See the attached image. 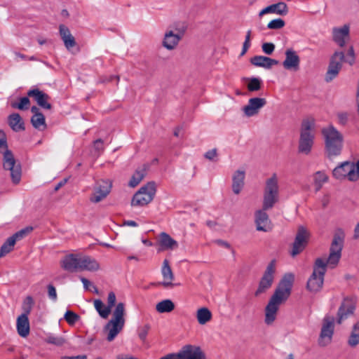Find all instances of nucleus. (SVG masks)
Wrapping results in <instances>:
<instances>
[{"label":"nucleus","mask_w":359,"mask_h":359,"mask_svg":"<svg viewBox=\"0 0 359 359\" xmlns=\"http://www.w3.org/2000/svg\"><path fill=\"white\" fill-rule=\"evenodd\" d=\"M33 230L32 226H27L25 229L20 230L19 231L14 233L11 237L14 238L15 241H19L23 238L25 236Z\"/></svg>","instance_id":"obj_46"},{"label":"nucleus","mask_w":359,"mask_h":359,"mask_svg":"<svg viewBox=\"0 0 359 359\" xmlns=\"http://www.w3.org/2000/svg\"><path fill=\"white\" fill-rule=\"evenodd\" d=\"M347 343L352 348L359 344V320L353 325Z\"/></svg>","instance_id":"obj_35"},{"label":"nucleus","mask_w":359,"mask_h":359,"mask_svg":"<svg viewBox=\"0 0 359 359\" xmlns=\"http://www.w3.org/2000/svg\"><path fill=\"white\" fill-rule=\"evenodd\" d=\"M8 124L13 130L18 132L25 130L24 122L19 114L14 113L8 116Z\"/></svg>","instance_id":"obj_32"},{"label":"nucleus","mask_w":359,"mask_h":359,"mask_svg":"<svg viewBox=\"0 0 359 359\" xmlns=\"http://www.w3.org/2000/svg\"><path fill=\"white\" fill-rule=\"evenodd\" d=\"M220 246H222V247H224L226 248H231V245L229 243H227L226 241H224L223 240H217L215 241Z\"/></svg>","instance_id":"obj_59"},{"label":"nucleus","mask_w":359,"mask_h":359,"mask_svg":"<svg viewBox=\"0 0 359 359\" xmlns=\"http://www.w3.org/2000/svg\"><path fill=\"white\" fill-rule=\"evenodd\" d=\"M125 224L128 225V226H137V224L136 222L133 221V220H128V221H126L124 222Z\"/></svg>","instance_id":"obj_64"},{"label":"nucleus","mask_w":359,"mask_h":359,"mask_svg":"<svg viewBox=\"0 0 359 359\" xmlns=\"http://www.w3.org/2000/svg\"><path fill=\"white\" fill-rule=\"evenodd\" d=\"M264 53L267 55H271L274 51L275 45L272 43H264L262 46Z\"/></svg>","instance_id":"obj_52"},{"label":"nucleus","mask_w":359,"mask_h":359,"mask_svg":"<svg viewBox=\"0 0 359 359\" xmlns=\"http://www.w3.org/2000/svg\"><path fill=\"white\" fill-rule=\"evenodd\" d=\"M266 210H259L255 212V224L256 229L259 231H269L271 229V220L269 218L267 213L266 212Z\"/></svg>","instance_id":"obj_21"},{"label":"nucleus","mask_w":359,"mask_h":359,"mask_svg":"<svg viewBox=\"0 0 359 359\" xmlns=\"http://www.w3.org/2000/svg\"><path fill=\"white\" fill-rule=\"evenodd\" d=\"M285 21L281 18L274 19L270 21L267 25V27L271 29H279L285 26Z\"/></svg>","instance_id":"obj_48"},{"label":"nucleus","mask_w":359,"mask_h":359,"mask_svg":"<svg viewBox=\"0 0 359 359\" xmlns=\"http://www.w3.org/2000/svg\"><path fill=\"white\" fill-rule=\"evenodd\" d=\"M285 59L283 62V67L287 70L297 71L299 69L300 57L297 52L288 48L285 52Z\"/></svg>","instance_id":"obj_20"},{"label":"nucleus","mask_w":359,"mask_h":359,"mask_svg":"<svg viewBox=\"0 0 359 359\" xmlns=\"http://www.w3.org/2000/svg\"><path fill=\"white\" fill-rule=\"evenodd\" d=\"M355 309V302L351 298H344L338 309L337 323L341 324L343 321L353 315Z\"/></svg>","instance_id":"obj_16"},{"label":"nucleus","mask_w":359,"mask_h":359,"mask_svg":"<svg viewBox=\"0 0 359 359\" xmlns=\"http://www.w3.org/2000/svg\"><path fill=\"white\" fill-rule=\"evenodd\" d=\"M46 341L48 344H54V345L60 346H62L65 344V340L62 337H58V336H55V335H49L46 338Z\"/></svg>","instance_id":"obj_49"},{"label":"nucleus","mask_w":359,"mask_h":359,"mask_svg":"<svg viewBox=\"0 0 359 359\" xmlns=\"http://www.w3.org/2000/svg\"><path fill=\"white\" fill-rule=\"evenodd\" d=\"M338 122L341 126H345L348 122V114L346 112H339L337 114Z\"/></svg>","instance_id":"obj_55"},{"label":"nucleus","mask_w":359,"mask_h":359,"mask_svg":"<svg viewBox=\"0 0 359 359\" xmlns=\"http://www.w3.org/2000/svg\"><path fill=\"white\" fill-rule=\"evenodd\" d=\"M346 62L350 65H353L355 62V53L352 46H351L348 50Z\"/></svg>","instance_id":"obj_54"},{"label":"nucleus","mask_w":359,"mask_h":359,"mask_svg":"<svg viewBox=\"0 0 359 359\" xmlns=\"http://www.w3.org/2000/svg\"><path fill=\"white\" fill-rule=\"evenodd\" d=\"M161 273L163 277V282L159 283V285H162L165 287L173 286L174 285L172 282L174 280V274L168 259H164L163 262Z\"/></svg>","instance_id":"obj_29"},{"label":"nucleus","mask_w":359,"mask_h":359,"mask_svg":"<svg viewBox=\"0 0 359 359\" xmlns=\"http://www.w3.org/2000/svg\"><path fill=\"white\" fill-rule=\"evenodd\" d=\"M156 184L154 182H148L142 187L133 196L131 201L132 206H144L152 201L156 194Z\"/></svg>","instance_id":"obj_10"},{"label":"nucleus","mask_w":359,"mask_h":359,"mask_svg":"<svg viewBox=\"0 0 359 359\" xmlns=\"http://www.w3.org/2000/svg\"><path fill=\"white\" fill-rule=\"evenodd\" d=\"M64 318L71 325H74L79 320V316L72 311H67Z\"/></svg>","instance_id":"obj_45"},{"label":"nucleus","mask_w":359,"mask_h":359,"mask_svg":"<svg viewBox=\"0 0 359 359\" xmlns=\"http://www.w3.org/2000/svg\"><path fill=\"white\" fill-rule=\"evenodd\" d=\"M333 176L337 180L347 177L350 181H356L359 178V161L355 163L345 161L336 167L332 171Z\"/></svg>","instance_id":"obj_9"},{"label":"nucleus","mask_w":359,"mask_h":359,"mask_svg":"<svg viewBox=\"0 0 359 359\" xmlns=\"http://www.w3.org/2000/svg\"><path fill=\"white\" fill-rule=\"evenodd\" d=\"M344 236L343 232L336 233L333 237L331 246L330 248V254L325 262L326 266L334 269L339 263L341 257V251L344 246Z\"/></svg>","instance_id":"obj_8"},{"label":"nucleus","mask_w":359,"mask_h":359,"mask_svg":"<svg viewBox=\"0 0 359 359\" xmlns=\"http://www.w3.org/2000/svg\"><path fill=\"white\" fill-rule=\"evenodd\" d=\"M60 263L61 267L68 272L80 271V255H67L62 259Z\"/></svg>","instance_id":"obj_19"},{"label":"nucleus","mask_w":359,"mask_h":359,"mask_svg":"<svg viewBox=\"0 0 359 359\" xmlns=\"http://www.w3.org/2000/svg\"><path fill=\"white\" fill-rule=\"evenodd\" d=\"M147 173V168L144 165L143 168L140 169L136 170L135 172L132 176L130 182L129 186L131 187H135L137 186L140 182L144 179Z\"/></svg>","instance_id":"obj_34"},{"label":"nucleus","mask_w":359,"mask_h":359,"mask_svg":"<svg viewBox=\"0 0 359 359\" xmlns=\"http://www.w3.org/2000/svg\"><path fill=\"white\" fill-rule=\"evenodd\" d=\"M94 149L97 152V155L99 156L104 149V141L102 139H97L93 142Z\"/></svg>","instance_id":"obj_51"},{"label":"nucleus","mask_w":359,"mask_h":359,"mask_svg":"<svg viewBox=\"0 0 359 359\" xmlns=\"http://www.w3.org/2000/svg\"><path fill=\"white\" fill-rule=\"evenodd\" d=\"M17 330L20 336L26 337L29 334V322L26 314H21L17 319Z\"/></svg>","instance_id":"obj_30"},{"label":"nucleus","mask_w":359,"mask_h":359,"mask_svg":"<svg viewBox=\"0 0 359 359\" xmlns=\"http://www.w3.org/2000/svg\"><path fill=\"white\" fill-rule=\"evenodd\" d=\"M346 62L344 53L342 51H336L330 57L325 80L330 82L335 79L342 67L343 62Z\"/></svg>","instance_id":"obj_11"},{"label":"nucleus","mask_w":359,"mask_h":359,"mask_svg":"<svg viewBox=\"0 0 359 359\" xmlns=\"http://www.w3.org/2000/svg\"><path fill=\"white\" fill-rule=\"evenodd\" d=\"M80 279L83 284L85 290H89V286L91 285L90 282L84 277H81Z\"/></svg>","instance_id":"obj_58"},{"label":"nucleus","mask_w":359,"mask_h":359,"mask_svg":"<svg viewBox=\"0 0 359 359\" xmlns=\"http://www.w3.org/2000/svg\"><path fill=\"white\" fill-rule=\"evenodd\" d=\"M80 271H97L100 269V264L97 261L89 256L80 255Z\"/></svg>","instance_id":"obj_28"},{"label":"nucleus","mask_w":359,"mask_h":359,"mask_svg":"<svg viewBox=\"0 0 359 359\" xmlns=\"http://www.w3.org/2000/svg\"><path fill=\"white\" fill-rule=\"evenodd\" d=\"M158 243L160 245L159 251L172 250L178 248L177 242L165 232L160 233Z\"/></svg>","instance_id":"obj_25"},{"label":"nucleus","mask_w":359,"mask_h":359,"mask_svg":"<svg viewBox=\"0 0 359 359\" xmlns=\"http://www.w3.org/2000/svg\"><path fill=\"white\" fill-rule=\"evenodd\" d=\"M322 135L325 142V154L326 156L332 159L341 154L343 149V135L330 125L322 129Z\"/></svg>","instance_id":"obj_3"},{"label":"nucleus","mask_w":359,"mask_h":359,"mask_svg":"<svg viewBox=\"0 0 359 359\" xmlns=\"http://www.w3.org/2000/svg\"><path fill=\"white\" fill-rule=\"evenodd\" d=\"M270 13L280 15H285L288 13V8L285 3L278 2L269 6Z\"/></svg>","instance_id":"obj_38"},{"label":"nucleus","mask_w":359,"mask_h":359,"mask_svg":"<svg viewBox=\"0 0 359 359\" xmlns=\"http://www.w3.org/2000/svg\"><path fill=\"white\" fill-rule=\"evenodd\" d=\"M111 182L108 180H97L93 188V193L90 196L92 203H97L104 199L110 193Z\"/></svg>","instance_id":"obj_13"},{"label":"nucleus","mask_w":359,"mask_h":359,"mask_svg":"<svg viewBox=\"0 0 359 359\" xmlns=\"http://www.w3.org/2000/svg\"><path fill=\"white\" fill-rule=\"evenodd\" d=\"M326 263L322 258L316 259L313 271L306 284L307 290L313 293L320 291L324 282V276L326 273Z\"/></svg>","instance_id":"obj_6"},{"label":"nucleus","mask_w":359,"mask_h":359,"mask_svg":"<svg viewBox=\"0 0 359 359\" xmlns=\"http://www.w3.org/2000/svg\"><path fill=\"white\" fill-rule=\"evenodd\" d=\"M217 155V149H212L211 150H209L205 154V157L207 158V159H209V160H213Z\"/></svg>","instance_id":"obj_57"},{"label":"nucleus","mask_w":359,"mask_h":359,"mask_svg":"<svg viewBox=\"0 0 359 359\" xmlns=\"http://www.w3.org/2000/svg\"><path fill=\"white\" fill-rule=\"evenodd\" d=\"M212 315L211 311L206 307H202L197 310L196 318L200 325H205L210 321Z\"/></svg>","instance_id":"obj_33"},{"label":"nucleus","mask_w":359,"mask_h":359,"mask_svg":"<svg viewBox=\"0 0 359 359\" xmlns=\"http://www.w3.org/2000/svg\"><path fill=\"white\" fill-rule=\"evenodd\" d=\"M328 180V177L327 175L322 171H318L314 174V184L316 187V190L319 191L323 184L326 182Z\"/></svg>","instance_id":"obj_42"},{"label":"nucleus","mask_w":359,"mask_h":359,"mask_svg":"<svg viewBox=\"0 0 359 359\" xmlns=\"http://www.w3.org/2000/svg\"><path fill=\"white\" fill-rule=\"evenodd\" d=\"M48 294L52 300L55 301L57 299V296L55 287L51 284L48 285Z\"/></svg>","instance_id":"obj_56"},{"label":"nucleus","mask_w":359,"mask_h":359,"mask_svg":"<svg viewBox=\"0 0 359 359\" xmlns=\"http://www.w3.org/2000/svg\"><path fill=\"white\" fill-rule=\"evenodd\" d=\"M59 32L64 45L68 50H70L76 45L75 38L72 36L67 26L60 25L59 26Z\"/></svg>","instance_id":"obj_24"},{"label":"nucleus","mask_w":359,"mask_h":359,"mask_svg":"<svg viewBox=\"0 0 359 359\" xmlns=\"http://www.w3.org/2000/svg\"><path fill=\"white\" fill-rule=\"evenodd\" d=\"M175 309V304L170 299H165L156 305V309L158 313H170Z\"/></svg>","instance_id":"obj_37"},{"label":"nucleus","mask_w":359,"mask_h":359,"mask_svg":"<svg viewBox=\"0 0 359 359\" xmlns=\"http://www.w3.org/2000/svg\"><path fill=\"white\" fill-rule=\"evenodd\" d=\"M31 123L33 127L39 130H43L47 127L45 116L43 114H33L31 118Z\"/></svg>","instance_id":"obj_36"},{"label":"nucleus","mask_w":359,"mask_h":359,"mask_svg":"<svg viewBox=\"0 0 359 359\" xmlns=\"http://www.w3.org/2000/svg\"><path fill=\"white\" fill-rule=\"evenodd\" d=\"M125 304L119 302L113 312L112 318L104 327V330L108 332L107 339L111 341L116 335L122 330L124 323Z\"/></svg>","instance_id":"obj_5"},{"label":"nucleus","mask_w":359,"mask_h":359,"mask_svg":"<svg viewBox=\"0 0 359 359\" xmlns=\"http://www.w3.org/2000/svg\"><path fill=\"white\" fill-rule=\"evenodd\" d=\"M353 238L356 240H359V223L355 226Z\"/></svg>","instance_id":"obj_61"},{"label":"nucleus","mask_w":359,"mask_h":359,"mask_svg":"<svg viewBox=\"0 0 359 359\" xmlns=\"http://www.w3.org/2000/svg\"><path fill=\"white\" fill-rule=\"evenodd\" d=\"M309 232L304 226H299L298 227L290 252L292 257H295L304 250L309 242Z\"/></svg>","instance_id":"obj_14"},{"label":"nucleus","mask_w":359,"mask_h":359,"mask_svg":"<svg viewBox=\"0 0 359 359\" xmlns=\"http://www.w3.org/2000/svg\"><path fill=\"white\" fill-rule=\"evenodd\" d=\"M177 359H205V355L198 346L186 345L175 353Z\"/></svg>","instance_id":"obj_17"},{"label":"nucleus","mask_w":359,"mask_h":359,"mask_svg":"<svg viewBox=\"0 0 359 359\" xmlns=\"http://www.w3.org/2000/svg\"><path fill=\"white\" fill-rule=\"evenodd\" d=\"M276 271V263L272 260L267 266L259 283L257 290L255 292L256 297L266 292L272 285L274 280V273Z\"/></svg>","instance_id":"obj_12"},{"label":"nucleus","mask_w":359,"mask_h":359,"mask_svg":"<svg viewBox=\"0 0 359 359\" xmlns=\"http://www.w3.org/2000/svg\"><path fill=\"white\" fill-rule=\"evenodd\" d=\"M315 137V121L312 118L304 119L301 124L298 151L309 154L312 149Z\"/></svg>","instance_id":"obj_4"},{"label":"nucleus","mask_w":359,"mask_h":359,"mask_svg":"<svg viewBox=\"0 0 359 359\" xmlns=\"http://www.w3.org/2000/svg\"><path fill=\"white\" fill-rule=\"evenodd\" d=\"M182 34H174L172 31L166 32L163 41V46L168 50H173L182 39Z\"/></svg>","instance_id":"obj_27"},{"label":"nucleus","mask_w":359,"mask_h":359,"mask_svg":"<svg viewBox=\"0 0 359 359\" xmlns=\"http://www.w3.org/2000/svg\"><path fill=\"white\" fill-rule=\"evenodd\" d=\"M245 80L248 81L247 88L248 91L255 92L262 88V81L259 78L250 77L246 78Z\"/></svg>","instance_id":"obj_39"},{"label":"nucleus","mask_w":359,"mask_h":359,"mask_svg":"<svg viewBox=\"0 0 359 359\" xmlns=\"http://www.w3.org/2000/svg\"><path fill=\"white\" fill-rule=\"evenodd\" d=\"M160 359H177V358L175 353H169L161 358Z\"/></svg>","instance_id":"obj_63"},{"label":"nucleus","mask_w":359,"mask_h":359,"mask_svg":"<svg viewBox=\"0 0 359 359\" xmlns=\"http://www.w3.org/2000/svg\"><path fill=\"white\" fill-rule=\"evenodd\" d=\"M27 95L33 97L37 104L43 109H51L52 105L48 102L50 96L38 88L31 89L27 92Z\"/></svg>","instance_id":"obj_22"},{"label":"nucleus","mask_w":359,"mask_h":359,"mask_svg":"<svg viewBox=\"0 0 359 359\" xmlns=\"http://www.w3.org/2000/svg\"><path fill=\"white\" fill-rule=\"evenodd\" d=\"M245 172L237 170L233 175L232 190L235 194H238L244 186Z\"/></svg>","instance_id":"obj_31"},{"label":"nucleus","mask_w":359,"mask_h":359,"mask_svg":"<svg viewBox=\"0 0 359 359\" xmlns=\"http://www.w3.org/2000/svg\"><path fill=\"white\" fill-rule=\"evenodd\" d=\"M278 61L271 57L262 55H256L250 59V63L255 67L271 69L272 66L278 64Z\"/></svg>","instance_id":"obj_26"},{"label":"nucleus","mask_w":359,"mask_h":359,"mask_svg":"<svg viewBox=\"0 0 359 359\" xmlns=\"http://www.w3.org/2000/svg\"><path fill=\"white\" fill-rule=\"evenodd\" d=\"M34 305V300L33 298L31 296H28L25 298V299L23 302L22 304V310L23 313L26 314V316L28 317V315L30 313L32 306Z\"/></svg>","instance_id":"obj_44"},{"label":"nucleus","mask_w":359,"mask_h":359,"mask_svg":"<svg viewBox=\"0 0 359 359\" xmlns=\"http://www.w3.org/2000/svg\"><path fill=\"white\" fill-rule=\"evenodd\" d=\"M278 196V180L276 173L267 179L264 192V210L271 208L276 203Z\"/></svg>","instance_id":"obj_7"},{"label":"nucleus","mask_w":359,"mask_h":359,"mask_svg":"<svg viewBox=\"0 0 359 359\" xmlns=\"http://www.w3.org/2000/svg\"><path fill=\"white\" fill-rule=\"evenodd\" d=\"M150 329H151V326L149 324H145V325L138 327V330H137L138 337L142 341H144L146 340L148 332L150 330Z\"/></svg>","instance_id":"obj_47"},{"label":"nucleus","mask_w":359,"mask_h":359,"mask_svg":"<svg viewBox=\"0 0 359 359\" xmlns=\"http://www.w3.org/2000/svg\"><path fill=\"white\" fill-rule=\"evenodd\" d=\"M94 306L99 315L102 318H107L109 315L110 314V310L107 308V306H104L103 302L100 299H95L94 301Z\"/></svg>","instance_id":"obj_41"},{"label":"nucleus","mask_w":359,"mask_h":359,"mask_svg":"<svg viewBox=\"0 0 359 359\" xmlns=\"http://www.w3.org/2000/svg\"><path fill=\"white\" fill-rule=\"evenodd\" d=\"M114 79H117V81H119V76H109V79H102L100 80V82L102 83H104V82H110L111 81Z\"/></svg>","instance_id":"obj_62"},{"label":"nucleus","mask_w":359,"mask_h":359,"mask_svg":"<svg viewBox=\"0 0 359 359\" xmlns=\"http://www.w3.org/2000/svg\"><path fill=\"white\" fill-rule=\"evenodd\" d=\"M116 294L114 292H110L108 294L107 297V308H109V310L110 311H111V308L115 305L116 303Z\"/></svg>","instance_id":"obj_53"},{"label":"nucleus","mask_w":359,"mask_h":359,"mask_svg":"<svg viewBox=\"0 0 359 359\" xmlns=\"http://www.w3.org/2000/svg\"><path fill=\"white\" fill-rule=\"evenodd\" d=\"M15 243L14 238L11 236L9 237L0 248V258L11 252L13 250Z\"/></svg>","instance_id":"obj_40"},{"label":"nucleus","mask_w":359,"mask_h":359,"mask_svg":"<svg viewBox=\"0 0 359 359\" xmlns=\"http://www.w3.org/2000/svg\"><path fill=\"white\" fill-rule=\"evenodd\" d=\"M293 281L294 276L289 273L285 275L279 283L265 308L264 322L266 325H271L275 321L280 305L290 295Z\"/></svg>","instance_id":"obj_1"},{"label":"nucleus","mask_w":359,"mask_h":359,"mask_svg":"<svg viewBox=\"0 0 359 359\" xmlns=\"http://www.w3.org/2000/svg\"><path fill=\"white\" fill-rule=\"evenodd\" d=\"M30 104V100L27 97H23L20 98L19 102H12L11 107L14 109H18L20 110L28 109Z\"/></svg>","instance_id":"obj_43"},{"label":"nucleus","mask_w":359,"mask_h":359,"mask_svg":"<svg viewBox=\"0 0 359 359\" xmlns=\"http://www.w3.org/2000/svg\"><path fill=\"white\" fill-rule=\"evenodd\" d=\"M67 182V179H63L55 187V191H58L62 187H63Z\"/></svg>","instance_id":"obj_60"},{"label":"nucleus","mask_w":359,"mask_h":359,"mask_svg":"<svg viewBox=\"0 0 359 359\" xmlns=\"http://www.w3.org/2000/svg\"><path fill=\"white\" fill-rule=\"evenodd\" d=\"M251 33H252L251 30H248L246 33L245 41L243 44V49L241 53V56H243L246 53V52L248 51V48H250V46L251 45V43H250Z\"/></svg>","instance_id":"obj_50"},{"label":"nucleus","mask_w":359,"mask_h":359,"mask_svg":"<svg viewBox=\"0 0 359 359\" xmlns=\"http://www.w3.org/2000/svg\"><path fill=\"white\" fill-rule=\"evenodd\" d=\"M0 152L3 153V168L10 171L12 182L18 184L22 175L21 165L18 162L13 152L8 149L7 139L5 133L0 130Z\"/></svg>","instance_id":"obj_2"},{"label":"nucleus","mask_w":359,"mask_h":359,"mask_svg":"<svg viewBox=\"0 0 359 359\" xmlns=\"http://www.w3.org/2000/svg\"><path fill=\"white\" fill-rule=\"evenodd\" d=\"M266 104V100L265 98L252 97L250 98L248 104L243 107V111L246 116L251 117L257 115L260 109L264 107Z\"/></svg>","instance_id":"obj_18"},{"label":"nucleus","mask_w":359,"mask_h":359,"mask_svg":"<svg viewBox=\"0 0 359 359\" xmlns=\"http://www.w3.org/2000/svg\"><path fill=\"white\" fill-rule=\"evenodd\" d=\"M334 334V318L325 317L323 320L318 344L325 346L331 342Z\"/></svg>","instance_id":"obj_15"},{"label":"nucleus","mask_w":359,"mask_h":359,"mask_svg":"<svg viewBox=\"0 0 359 359\" xmlns=\"http://www.w3.org/2000/svg\"><path fill=\"white\" fill-rule=\"evenodd\" d=\"M333 40L340 47H343L346 44V40L349 38V27L344 25L340 28L333 29Z\"/></svg>","instance_id":"obj_23"}]
</instances>
